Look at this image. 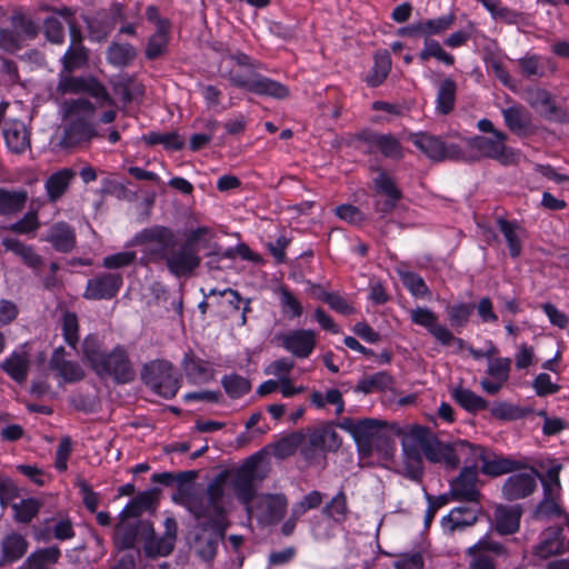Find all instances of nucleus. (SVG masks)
Returning a JSON list of instances; mask_svg holds the SVG:
<instances>
[{
	"label": "nucleus",
	"instance_id": "nucleus-1",
	"mask_svg": "<svg viewBox=\"0 0 569 569\" xmlns=\"http://www.w3.org/2000/svg\"><path fill=\"white\" fill-rule=\"evenodd\" d=\"M133 243L142 247L143 258L148 262H163L171 274L188 278L201 263L189 244H180L176 232L164 226L142 229L133 238Z\"/></svg>",
	"mask_w": 569,
	"mask_h": 569
},
{
	"label": "nucleus",
	"instance_id": "nucleus-2",
	"mask_svg": "<svg viewBox=\"0 0 569 569\" xmlns=\"http://www.w3.org/2000/svg\"><path fill=\"white\" fill-rule=\"evenodd\" d=\"M338 427L352 436L359 452L365 456H370L373 451L392 455L396 449L395 437L402 435L400 426L387 427L381 420L373 418L356 420L346 417Z\"/></svg>",
	"mask_w": 569,
	"mask_h": 569
},
{
	"label": "nucleus",
	"instance_id": "nucleus-3",
	"mask_svg": "<svg viewBox=\"0 0 569 569\" xmlns=\"http://www.w3.org/2000/svg\"><path fill=\"white\" fill-rule=\"evenodd\" d=\"M83 358L100 378H111L116 383L123 385L134 380L136 371L126 349L117 346L110 352L101 349L97 336H88L82 343Z\"/></svg>",
	"mask_w": 569,
	"mask_h": 569
},
{
	"label": "nucleus",
	"instance_id": "nucleus-4",
	"mask_svg": "<svg viewBox=\"0 0 569 569\" xmlns=\"http://www.w3.org/2000/svg\"><path fill=\"white\" fill-rule=\"evenodd\" d=\"M411 438L417 441L425 458L432 463H441L455 470L461 462V456L470 451V442L456 440L443 442L427 427L412 426Z\"/></svg>",
	"mask_w": 569,
	"mask_h": 569
},
{
	"label": "nucleus",
	"instance_id": "nucleus-5",
	"mask_svg": "<svg viewBox=\"0 0 569 569\" xmlns=\"http://www.w3.org/2000/svg\"><path fill=\"white\" fill-rule=\"evenodd\" d=\"M63 111L66 117L71 118L61 139L63 147H74L89 142L93 138L103 137L96 123L91 121L96 113V107L91 101L83 98L66 101Z\"/></svg>",
	"mask_w": 569,
	"mask_h": 569
},
{
	"label": "nucleus",
	"instance_id": "nucleus-6",
	"mask_svg": "<svg viewBox=\"0 0 569 569\" xmlns=\"http://www.w3.org/2000/svg\"><path fill=\"white\" fill-rule=\"evenodd\" d=\"M223 482V478L219 476L208 485L204 491L189 493L184 498L186 508L199 520V523H227Z\"/></svg>",
	"mask_w": 569,
	"mask_h": 569
},
{
	"label": "nucleus",
	"instance_id": "nucleus-7",
	"mask_svg": "<svg viewBox=\"0 0 569 569\" xmlns=\"http://www.w3.org/2000/svg\"><path fill=\"white\" fill-rule=\"evenodd\" d=\"M508 136L505 132H495V136H475L466 139L468 151L463 150L465 158L460 161L475 162L487 158L503 166L516 163V152L506 146Z\"/></svg>",
	"mask_w": 569,
	"mask_h": 569
},
{
	"label": "nucleus",
	"instance_id": "nucleus-8",
	"mask_svg": "<svg viewBox=\"0 0 569 569\" xmlns=\"http://www.w3.org/2000/svg\"><path fill=\"white\" fill-rule=\"evenodd\" d=\"M58 96L88 93L94 98L100 106H113L114 100L107 91V88L94 77H74L60 70L56 87Z\"/></svg>",
	"mask_w": 569,
	"mask_h": 569
},
{
	"label": "nucleus",
	"instance_id": "nucleus-9",
	"mask_svg": "<svg viewBox=\"0 0 569 569\" xmlns=\"http://www.w3.org/2000/svg\"><path fill=\"white\" fill-rule=\"evenodd\" d=\"M142 381L159 396L173 398L179 388L180 379L173 373V366L167 360H153L141 370Z\"/></svg>",
	"mask_w": 569,
	"mask_h": 569
},
{
	"label": "nucleus",
	"instance_id": "nucleus-10",
	"mask_svg": "<svg viewBox=\"0 0 569 569\" xmlns=\"http://www.w3.org/2000/svg\"><path fill=\"white\" fill-rule=\"evenodd\" d=\"M228 79L233 86L246 89L247 91L258 96H266L281 100L286 99L290 93V90L287 86L254 71H251L248 76H243L237 71L231 70L229 72Z\"/></svg>",
	"mask_w": 569,
	"mask_h": 569
},
{
	"label": "nucleus",
	"instance_id": "nucleus-11",
	"mask_svg": "<svg viewBox=\"0 0 569 569\" xmlns=\"http://www.w3.org/2000/svg\"><path fill=\"white\" fill-rule=\"evenodd\" d=\"M559 471L558 466L551 467L547 470L546 477L541 478L543 498L533 511L536 520H548L562 515L559 503L561 491Z\"/></svg>",
	"mask_w": 569,
	"mask_h": 569
},
{
	"label": "nucleus",
	"instance_id": "nucleus-12",
	"mask_svg": "<svg viewBox=\"0 0 569 569\" xmlns=\"http://www.w3.org/2000/svg\"><path fill=\"white\" fill-rule=\"evenodd\" d=\"M340 447L341 438L336 431L333 422H327L309 430L301 448V456L305 460L311 461L317 457V452H335Z\"/></svg>",
	"mask_w": 569,
	"mask_h": 569
},
{
	"label": "nucleus",
	"instance_id": "nucleus-13",
	"mask_svg": "<svg viewBox=\"0 0 569 569\" xmlns=\"http://www.w3.org/2000/svg\"><path fill=\"white\" fill-rule=\"evenodd\" d=\"M411 141L426 157L436 162L445 160L460 161L465 158L463 149L460 146L447 144L437 136L418 132L412 134Z\"/></svg>",
	"mask_w": 569,
	"mask_h": 569
},
{
	"label": "nucleus",
	"instance_id": "nucleus-14",
	"mask_svg": "<svg viewBox=\"0 0 569 569\" xmlns=\"http://www.w3.org/2000/svg\"><path fill=\"white\" fill-rule=\"evenodd\" d=\"M262 460L261 453H254L247 459L234 473L232 488L238 500L250 512V505L256 496L254 480L257 470Z\"/></svg>",
	"mask_w": 569,
	"mask_h": 569
},
{
	"label": "nucleus",
	"instance_id": "nucleus-15",
	"mask_svg": "<svg viewBox=\"0 0 569 569\" xmlns=\"http://www.w3.org/2000/svg\"><path fill=\"white\" fill-rule=\"evenodd\" d=\"M226 530L227 523H198L192 541L196 553L206 561L212 560Z\"/></svg>",
	"mask_w": 569,
	"mask_h": 569
},
{
	"label": "nucleus",
	"instance_id": "nucleus-16",
	"mask_svg": "<svg viewBox=\"0 0 569 569\" xmlns=\"http://www.w3.org/2000/svg\"><path fill=\"white\" fill-rule=\"evenodd\" d=\"M540 475L530 467L509 476L501 488L502 496L508 501L520 500L532 495L538 486Z\"/></svg>",
	"mask_w": 569,
	"mask_h": 569
},
{
	"label": "nucleus",
	"instance_id": "nucleus-17",
	"mask_svg": "<svg viewBox=\"0 0 569 569\" xmlns=\"http://www.w3.org/2000/svg\"><path fill=\"white\" fill-rule=\"evenodd\" d=\"M123 284V277L119 272H101L90 278L83 292L87 300L113 299Z\"/></svg>",
	"mask_w": 569,
	"mask_h": 569
},
{
	"label": "nucleus",
	"instance_id": "nucleus-18",
	"mask_svg": "<svg viewBox=\"0 0 569 569\" xmlns=\"http://www.w3.org/2000/svg\"><path fill=\"white\" fill-rule=\"evenodd\" d=\"M469 569H496V558L506 553V548L489 537L480 539L467 551Z\"/></svg>",
	"mask_w": 569,
	"mask_h": 569
},
{
	"label": "nucleus",
	"instance_id": "nucleus-19",
	"mask_svg": "<svg viewBox=\"0 0 569 569\" xmlns=\"http://www.w3.org/2000/svg\"><path fill=\"white\" fill-rule=\"evenodd\" d=\"M356 140L365 144L363 151L372 153L379 150L386 158L399 160L403 157L402 147L397 138L365 130L356 134Z\"/></svg>",
	"mask_w": 569,
	"mask_h": 569
},
{
	"label": "nucleus",
	"instance_id": "nucleus-20",
	"mask_svg": "<svg viewBox=\"0 0 569 569\" xmlns=\"http://www.w3.org/2000/svg\"><path fill=\"white\" fill-rule=\"evenodd\" d=\"M523 99L531 108L541 109V114L546 119L561 123L569 122V114L555 104L551 94L547 90L529 87L523 91Z\"/></svg>",
	"mask_w": 569,
	"mask_h": 569
},
{
	"label": "nucleus",
	"instance_id": "nucleus-21",
	"mask_svg": "<svg viewBox=\"0 0 569 569\" xmlns=\"http://www.w3.org/2000/svg\"><path fill=\"white\" fill-rule=\"evenodd\" d=\"M478 470L475 466H466L450 483V496L456 501L478 502L480 491L477 488Z\"/></svg>",
	"mask_w": 569,
	"mask_h": 569
},
{
	"label": "nucleus",
	"instance_id": "nucleus-22",
	"mask_svg": "<svg viewBox=\"0 0 569 569\" xmlns=\"http://www.w3.org/2000/svg\"><path fill=\"white\" fill-rule=\"evenodd\" d=\"M399 437L402 445L403 475L412 481H421L423 461L417 441L411 438V429L408 432L402 430Z\"/></svg>",
	"mask_w": 569,
	"mask_h": 569
},
{
	"label": "nucleus",
	"instance_id": "nucleus-23",
	"mask_svg": "<svg viewBox=\"0 0 569 569\" xmlns=\"http://www.w3.org/2000/svg\"><path fill=\"white\" fill-rule=\"evenodd\" d=\"M455 20V14L449 13L437 19L418 21L400 28L398 34L408 38L425 37V40L430 39L431 36L448 30L453 24Z\"/></svg>",
	"mask_w": 569,
	"mask_h": 569
},
{
	"label": "nucleus",
	"instance_id": "nucleus-24",
	"mask_svg": "<svg viewBox=\"0 0 569 569\" xmlns=\"http://www.w3.org/2000/svg\"><path fill=\"white\" fill-rule=\"evenodd\" d=\"M472 450L480 459V470L483 475L498 477L505 473L512 472L518 468V463L515 460L499 457L496 453L486 449L485 447L470 443V452Z\"/></svg>",
	"mask_w": 569,
	"mask_h": 569
},
{
	"label": "nucleus",
	"instance_id": "nucleus-25",
	"mask_svg": "<svg viewBox=\"0 0 569 569\" xmlns=\"http://www.w3.org/2000/svg\"><path fill=\"white\" fill-rule=\"evenodd\" d=\"M411 321L426 328L442 346H449L452 332L438 322L437 315L428 308H416L410 312Z\"/></svg>",
	"mask_w": 569,
	"mask_h": 569
},
{
	"label": "nucleus",
	"instance_id": "nucleus-26",
	"mask_svg": "<svg viewBox=\"0 0 569 569\" xmlns=\"http://www.w3.org/2000/svg\"><path fill=\"white\" fill-rule=\"evenodd\" d=\"M49 368L67 383L81 381L86 376L83 368L77 361L66 359L63 347L53 350L49 360Z\"/></svg>",
	"mask_w": 569,
	"mask_h": 569
},
{
	"label": "nucleus",
	"instance_id": "nucleus-27",
	"mask_svg": "<svg viewBox=\"0 0 569 569\" xmlns=\"http://www.w3.org/2000/svg\"><path fill=\"white\" fill-rule=\"evenodd\" d=\"M506 127L518 136H527L531 132L532 117L525 106L511 102L501 109Z\"/></svg>",
	"mask_w": 569,
	"mask_h": 569
},
{
	"label": "nucleus",
	"instance_id": "nucleus-28",
	"mask_svg": "<svg viewBox=\"0 0 569 569\" xmlns=\"http://www.w3.org/2000/svg\"><path fill=\"white\" fill-rule=\"evenodd\" d=\"M282 346L297 358H308L316 347L312 330L299 329L282 337Z\"/></svg>",
	"mask_w": 569,
	"mask_h": 569
},
{
	"label": "nucleus",
	"instance_id": "nucleus-29",
	"mask_svg": "<svg viewBox=\"0 0 569 569\" xmlns=\"http://www.w3.org/2000/svg\"><path fill=\"white\" fill-rule=\"evenodd\" d=\"M288 500L283 493L261 495L257 501V508L261 518L268 523L280 521L287 510Z\"/></svg>",
	"mask_w": 569,
	"mask_h": 569
},
{
	"label": "nucleus",
	"instance_id": "nucleus-30",
	"mask_svg": "<svg viewBox=\"0 0 569 569\" xmlns=\"http://www.w3.org/2000/svg\"><path fill=\"white\" fill-rule=\"evenodd\" d=\"M29 542L20 532L7 533L0 542V567L20 560L28 551Z\"/></svg>",
	"mask_w": 569,
	"mask_h": 569
},
{
	"label": "nucleus",
	"instance_id": "nucleus-31",
	"mask_svg": "<svg viewBox=\"0 0 569 569\" xmlns=\"http://www.w3.org/2000/svg\"><path fill=\"white\" fill-rule=\"evenodd\" d=\"M158 489H150L138 493L120 512L121 521L139 518L144 512H153L158 503Z\"/></svg>",
	"mask_w": 569,
	"mask_h": 569
},
{
	"label": "nucleus",
	"instance_id": "nucleus-32",
	"mask_svg": "<svg viewBox=\"0 0 569 569\" xmlns=\"http://www.w3.org/2000/svg\"><path fill=\"white\" fill-rule=\"evenodd\" d=\"M569 547L562 537L561 527H550L541 535L540 542L535 547V553L540 558H548L562 553Z\"/></svg>",
	"mask_w": 569,
	"mask_h": 569
},
{
	"label": "nucleus",
	"instance_id": "nucleus-33",
	"mask_svg": "<svg viewBox=\"0 0 569 569\" xmlns=\"http://www.w3.org/2000/svg\"><path fill=\"white\" fill-rule=\"evenodd\" d=\"M59 252H70L76 247L74 229L67 222H57L52 224L44 238Z\"/></svg>",
	"mask_w": 569,
	"mask_h": 569
},
{
	"label": "nucleus",
	"instance_id": "nucleus-34",
	"mask_svg": "<svg viewBox=\"0 0 569 569\" xmlns=\"http://www.w3.org/2000/svg\"><path fill=\"white\" fill-rule=\"evenodd\" d=\"M3 137L8 148L14 153H23L30 148V137L23 122L13 120L3 128Z\"/></svg>",
	"mask_w": 569,
	"mask_h": 569
},
{
	"label": "nucleus",
	"instance_id": "nucleus-35",
	"mask_svg": "<svg viewBox=\"0 0 569 569\" xmlns=\"http://www.w3.org/2000/svg\"><path fill=\"white\" fill-rule=\"evenodd\" d=\"M478 510L472 507H457L442 518L441 525L445 531L452 533L457 529L470 527L477 522Z\"/></svg>",
	"mask_w": 569,
	"mask_h": 569
},
{
	"label": "nucleus",
	"instance_id": "nucleus-36",
	"mask_svg": "<svg viewBox=\"0 0 569 569\" xmlns=\"http://www.w3.org/2000/svg\"><path fill=\"white\" fill-rule=\"evenodd\" d=\"M10 27L18 32L22 41H32L38 38L41 27L22 9H16L9 17Z\"/></svg>",
	"mask_w": 569,
	"mask_h": 569
},
{
	"label": "nucleus",
	"instance_id": "nucleus-37",
	"mask_svg": "<svg viewBox=\"0 0 569 569\" xmlns=\"http://www.w3.org/2000/svg\"><path fill=\"white\" fill-rule=\"evenodd\" d=\"M521 508L499 506L495 511V528L501 535H511L520 526Z\"/></svg>",
	"mask_w": 569,
	"mask_h": 569
},
{
	"label": "nucleus",
	"instance_id": "nucleus-38",
	"mask_svg": "<svg viewBox=\"0 0 569 569\" xmlns=\"http://www.w3.org/2000/svg\"><path fill=\"white\" fill-rule=\"evenodd\" d=\"M182 368L193 382H208L213 379L214 370L211 366L192 353H186L182 360Z\"/></svg>",
	"mask_w": 569,
	"mask_h": 569
},
{
	"label": "nucleus",
	"instance_id": "nucleus-39",
	"mask_svg": "<svg viewBox=\"0 0 569 569\" xmlns=\"http://www.w3.org/2000/svg\"><path fill=\"white\" fill-rule=\"evenodd\" d=\"M73 177L72 169L63 168L46 180L44 188L50 202H57L67 192Z\"/></svg>",
	"mask_w": 569,
	"mask_h": 569
},
{
	"label": "nucleus",
	"instance_id": "nucleus-40",
	"mask_svg": "<svg viewBox=\"0 0 569 569\" xmlns=\"http://www.w3.org/2000/svg\"><path fill=\"white\" fill-rule=\"evenodd\" d=\"M2 246L7 251H11L18 256L22 262L31 269L37 270L43 266V258L36 252L32 246L13 238L2 239Z\"/></svg>",
	"mask_w": 569,
	"mask_h": 569
},
{
	"label": "nucleus",
	"instance_id": "nucleus-41",
	"mask_svg": "<svg viewBox=\"0 0 569 569\" xmlns=\"http://www.w3.org/2000/svg\"><path fill=\"white\" fill-rule=\"evenodd\" d=\"M60 557L61 551L57 546L38 549L27 558L22 569H53Z\"/></svg>",
	"mask_w": 569,
	"mask_h": 569
},
{
	"label": "nucleus",
	"instance_id": "nucleus-42",
	"mask_svg": "<svg viewBox=\"0 0 569 569\" xmlns=\"http://www.w3.org/2000/svg\"><path fill=\"white\" fill-rule=\"evenodd\" d=\"M457 83L451 78L443 79L437 91L436 111L439 114H449L456 106Z\"/></svg>",
	"mask_w": 569,
	"mask_h": 569
},
{
	"label": "nucleus",
	"instance_id": "nucleus-43",
	"mask_svg": "<svg viewBox=\"0 0 569 569\" xmlns=\"http://www.w3.org/2000/svg\"><path fill=\"white\" fill-rule=\"evenodd\" d=\"M28 200V192L23 189L8 190L0 188V214L11 216L21 211Z\"/></svg>",
	"mask_w": 569,
	"mask_h": 569
},
{
	"label": "nucleus",
	"instance_id": "nucleus-44",
	"mask_svg": "<svg viewBox=\"0 0 569 569\" xmlns=\"http://www.w3.org/2000/svg\"><path fill=\"white\" fill-rule=\"evenodd\" d=\"M164 533L162 537L153 540L150 543L149 550L157 556H168L174 548L177 540V522L172 518H167L164 521Z\"/></svg>",
	"mask_w": 569,
	"mask_h": 569
},
{
	"label": "nucleus",
	"instance_id": "nucleus-45",
	"mask_svg": "<svg viewBox=\"0 0 569 569\" xmlns=\"http://www.w3.org/2000/svg\"><path fill=\"white\" fill-rule=\"evenodd\" d=\"M89 63V50L82 44L69 46L64 54L61 57L62 69L67 73L87 67Z\"/></svg>",
	"mask_w": 569,
	"mask_h": 569
},
{
	"label": "nucleus",
	"instance_id": "nucleus-46",
	"mask_svg": "<svg viewBox=\"0 0 569 569\" xmlns=\"http://www.w3.org/2000/svg\"><path fill=\"white\" fill-rule=\"evenodd\" d=\"M452 398L470 413H477L481 410H486L489 406V402L485 398L472 390L462 387L453 389Z\"/></svg>",
	"mask_w": 569,
	"mask_h": 569
},
{
	"label": "nucleus",
	"instance_id": "nucleus-47",
	"mask_svg": "<svg viewBox=\"0 0 569 569\" xmlns=\"http://www.w3.org/2000/svg\"><path fill=\"white\" fill-rule=\"evenodd\" d=\"M375 63L366 81L370 87L380 86L391 70V58L387 50L378 51L373 57Z\"/></svg>",
	"mask_w": 569,
	"mask_h": 569
},
{
	"label": "nucleus",
	"instance_id": "nucleus-48",
	"mask_svg": "<svg viewBox=\"0 0 569 569\" xmlns=\"http://www.w3.org/2000/svg\"><path fill=\"white\" fill-rule=\"evenodd\" d=\"M1 368L17 382L27 379L29 370V359L24 352H13L2 363Z\"/></svg>",
	"mask_w": 569,
	"mask_h": 569
},
{
	"label": "nucleus",
	"instance_id": "nucleus-49",
	"mask_svg": "<svg viewBox=\"0 0 569 569\" xmlns=\"http://www.w3.org/2000/svg\"><path fill=\"white\" fill-rule=\"evenodd\" d=\"M137 56L134 47L130 43H111L106 52L107 61L114 67L130 64Z\"/></svg>",
	"mask_w": 569,
	"mask_h": 569
},
{
	"label": "nucleus",
	"instance_id": "nucleus-50",
	"mask_svg": "<svg viewBox=\"0 0 569 569\" xmlns=\"http://www.w3.org/2000/svg\"><path fill=\"white\" fill-rule=\"evenodd\" d=\"M306 435L302 431L292 432L281 438L273 447V456L278 459H284L292 456L297 449L305 445Z\"/></svg>",
	"mask_w": 569,
	"mask_h": 569
},
{
	"label": "nucleus",
	"instance_id": "nucleus-51",
	"mask_svg": "<svg viewBox=\"0 0 569 569\" xmlns=\"http://www.w3.org/2000/svg\"><path fill=\"white\" fill-rule=\"evenodd\" d=\"M392 378L386 371H379L372 376L365 377L359 381L355 391L362 393H372L375 391H383L391 387Z\"/></svg>",
	"mask_w": 569,
	"mask_h": 569
},
{
	"label": "nucleus",
	"instance_id": "nucleus-52",
	"mask_svg": "<svg viewBox=\"0 0 569 569\" xmlns=\"http://www.w3.org/2000/svg\"><path fill=\"white\" fill-rule=\"evenodd\" d=\"M142 140L149 146L162 144L168 150H181L184 139L177 132H149L142 136Z\"/></svg>",
	"mask_w": 569,
	"mask_h": 569
},
{
	"label": "nucleus",
	"instance_id": "nucleus-53",
	"mask_svg": "<svg viewBox=\"0 0 569 569\" xmlns=\"http://www.w3.org/2000/svg\"><path fill=\"white\" fill-rule=\"evenodd\" d=\"M170 40V29L156 30V32L149 38L146 48V58L149 60H156L163 56L168 50Z\"/></svg>",
	"mask_w": 569,
	"mask_h": 569
},
{
	"label": "nucleus",
	"instance_id": "nucleus-54",
	"mask_svg": "<svg viewBox=\"0 0 569 569\" xmlns=\"http://www.w3.org/2000/svg\"><path fill=\"white\" fill-rule=\"evenodd\" d=\"M322 513L337 523H342L349 513L347 496L340 490L325 507Z\"/></svg>",
	"mask_w": 569,
	"mask_h": 569
},
{
	"label": "nucleus",
	"instance_id": "nucleus-55",
	"mask_svg": "<svg viewBox=\"0 0 569 569\" xmlns=\"http://www.w3.org/2000/svg\"><path fill=\"white\" fill-rule=\"evenodd\" d=\"M498 226L508 243L509 253L512 258H517L521 253V241L519 238V227L516 222L498 219Z\"/></svg>",
	"mask_w": 569,
	"mask_h": 569
},
{
	"label": "nucleus",
	"instance_id": "nucleus-56",
	"mask_svg": "<svg viewBox=\"0 0 569 569\" xmlns=\"http://www.w3.org/2000/svg\"><path fill=\"white\" fill-rule=\"evenodd\" d=\"M281 311L286 317L298 318L303 312V307L299 299L284 286L277 290Z\"/></svg>",
	"mask_w": 569,
	"mask_h": 569
},
{
	"label": "nucleus",
	"instance_id": "nucleus-57",
	"mask_svg": "<svg viewBox=\"0 0 569 569\" xmlns=\"http://www.w3.org/2000/svg\"><path fill=\"white\" fill-rule=\"evenodd\" d=\"M221 383L227 395L234 399L241 398L251 389L250 381L238 373L224 376L221 380Z\"/></svg>",
	"mask_w": 569,
	"mask_h": 569
},
{
	"label": "nucleus",
	"instance_id": "nucleus-58",
	"mask_svg": "<svg viewBox=\"0 0 569 569\" xmlns=\"http://www.w3.org/2000/svg\"><path fill=\"white\" fill-rule=\"evenodd\" d=\"M14 519L21 523H29L39 512L41 502L34 498L22 499L13 503Z\"/></svg>",
	"mask_w": 569,
	"mask_h": 569
},
{
	"label": "nucleus",
	"instance_id": "nucleus-59",
	"mask_svg": "<svg viewBox=\"0 0 569 569\" xmlns=\"http://www.w3.org/2000/svg\"><path fill=\"white\" fill-rule=\"evenodd\" d=\"M473 310L475 306L472 303L465 302L446 308L449 322L455 329L463 328L469 322Z\"/></svg>",
	"mask_w": 569,
	"mask_h": 569
},
{
	"label": "nucleus",
	"instance_id": "nucleus-60",
	"mask_svg": "<svg viewBox=\"0 0 569 569\" xmlns=\"http://www.w3.org/2000/svg\"><path fill=\"white\" fill-rule=\"evenodd\" d=\"M42 32L47 41L52 44H62L64 42V26L57 16L46 17L42 23Z\"/></svg>",
	"mask_w": 569,
	"mask_h": 569
},
{
	"label": "nucleus",
	"instance_id": "nucleus-61",
	"mask_svg": "<svg viewBox=\"0 0 569 569\" xmlns=\"http://www.w3.org/2000/svg\"><path fill=\"white\" fill-rule=\"evenodd\" d=\"M430 58H436L447 66H452L455 62L453 56L446 52L437 40L426 39L425 47L419 53V59L425 62Z\"/></svg>",
	"mask_w": 569,
	"mask_h": 569
},
{
	"label": "nucleus",
	"instance_id": "nucleus-62",
	"mask_svg": "<svg viewBox=\"0 0 569 569\" xmlns=\"http://www.w3.org/2000/svg\"><path fill=\"white\" fill-rule=\"evenodd\" d=\"M24 42L11 27L0 26V51L14 54L24 47Z\"/></svg>",
	"mask_w": 569,
	"mask_h": 569
},
{
	"label": "nucleus",
	"instance_id": "nucleus-63",
	"mask_svg": "<svg viewBox=\"0 0 569 569\" xmlns=\"http://www.w3.org/2000/svg\"><path fill=\"white\" fill-rule=\"evenodd\" d=\"M520 73L527 78H542L546 76V69L542 64L541 57L537 54H527L518 59Z\"/></svg>",
	"mask_w": 569,
	"mask_h": 569
},
{
	"label": "nucleus",
	"instance_id": "nucleus-64",
	"mask_svg": "<svg viewBox=\"0 0 569 569\" xmlns=\"http://www.w3.org/2000/svg\"><path fill=\"white\" fill-rule=\"evenodd\" d=\"M61 329L64 341L74 349L79 342V321L74 312L63 313Z\"/></svg>",
	"mask_w": 569,
	"mask_h": 569
}]
</instances>
